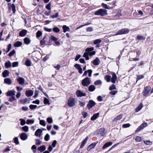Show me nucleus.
Segmentation results:
<instances>
[{"label":"nucleus","instance_id":"obj_34","mask_svg":"<svg viewBox=\"0 0 153 153\" xmlns=\"http://www.w3.org/2000/svg\"><path fill=\"white\" fill-rule=\"evenodd\" d=\"M111 76L110 75H105V78L106 81L108 82H110L111 81Z\"/></svg>","mask_w":153,"mask_h":153},{"label":"nucleus","instance_id":"obj_29","mask_svg":"<svg viewBox=\"0 0 153 153\" xmlns=\"http://www.w3.org/2000/svg\"><path fill=\"white\" fill-rule=\"evenodd\" d=\"M24 42L25 44L28 45L30 42V39L27 37H25L24 39Z\"/></svg>","mask_w":153,"mask_h":153},{"label":"nucleus","instance_id":"obj_37","mask_svg":"<svg viewBox=\"0 0 153 153\" xmlns=\"http://www.w3.org/2000/svg\"><path fill=\"white\" fill-rule=\"evenodd\" d=\"M102 41L100 39H98L94 41L93 43L94 45L99 44Z\"/></svg>","mask_w":153,"mask_h":153},{"label":"nucleus","instance_id":"obj_23","mask_svg":"<svg viewBox=\"0 0 153 153\" xmlns=\"http://www.w3.org/2000/svg\"><path fill=\"white\" fill-rule=\"evenodd\" d=\"M99 113H96L94 114L91 118V120H94L99 117Z\"/></svg>","mask_w":153,"mask_h":153},{"label":"nucleus","instance_id":"obj_3","mask_svg":"<svg viewBox=\"0 0 153 153\" xmlns=\"http://www.w3.org/2000/svg\"><path fill=\"white\" fill-rule=\"evenodd\" d=\"M68 105L70 107H73L75 105L76 102L75 99L73 97H71L68 99Z\"/></svg>","mask_w":153,"mask_h":153},{"label":"nucleus","instance_id":"obj_45","mask_svg":"<svg viewBox=\"0 0 153 153\" xmlns=\"http://www.w3.org/2000/svg\"><path fill=\"white\" fill-rule=\"evenodd\" d=\"M51 4L50 2L47 5L45 6V8L48 10H51Z\"/></svg>","mask_w":153,"mask_h":153},{"label":"nucleus","instance_id":"obj_21","mask_svg":"<svg viewBox=\"0 0 153 153\" xmlns=\"http://www.w3.org/2000/svg\"><path fill=\"white\" fill-rule=\"evenodd\" d=\"M15 95V91H9L7 93V95L8 96H14Z\"/></svg>","mask_w":153,"mask_h":153},{"label":"nucleus","instance_id":"obj_6","mask_svg":"<svg viewBox=\"0 0 153 153\" xmlns=\"http://www.w3.org/2000/svg\"><path fill=\"white\" fill-rule=\"evenodd\" d=\"M151 88L149 86L146 87L143 92V95L145 96H147L149 93Z\"/></svg>","mask_w":153,"mask_h":153},{"label":"nucleus","instance_id":"obj_36","mask_svg":"<svg viewBox=\"0 0 153 153\" xmlns=\"http://www.w3.org/2000/svg\"><path fill=\"white\" fill-rule=\"evenodd\" d=\"M34 122V121L33 120L27 119L26 120V123L27 124H32Z\"/></svg>","mask_w":153,"mask_h":153},{"label":"nucleus","instance_id":"obj_44","mask_svg":"<svg viewBox=\"0 0 153 153\" xmlns=\"http://www.w3.org/2000/svg\"><path fill=\"white\" fill-rule=\"evenodd\" d=\"M14 143L16 145L19 144V141L18 138L17 137H15L13 139Z\"/></svg>","mask_w":153,"mask_h":153},{"label":"nucleus","instance_id":"obj_50","mask_svg":"<svg viewBox=\"0 0 153 153\" xmlns=\"http://www.w3.org/2000/svg\"><path fill=\"white\" fill-rule=\"evenodd\" d=\"M47 121L49 123H51L53 122L52 119L51 117H48L47 119Z\"/></svg>","mask_w":153,"mask_h":153},{"label":"nucleus","instance_id":"obj_2","mask_svg":"<svg viewBox=\"0 0 153 153\" xmlns=\"http://www.w3.org/2000/svg\"><path fill=\"white\" fill-rule=\"evenodd\" d=\"M129 30L127 28H123L119 30L116 33L113 34L114 36L126 34L128 33Z\"/></svg>","mask_w":153,"mask_h":153},{"label":"nucleus","instance_id":"obj_55","mask_svg":"<svg viewBox=\"0 0 153 153\" xmlns=\"http://www.w3.org/2000/svg\"><path fill=\"white\" fill-rule=\"evenodd\" d=\"M40 124L43 126H45L46 125L45 121L43 120H41L39 121Z\"/></svg>","mask_w":153,"mask_h":153},{"label":"nucleus","instance_id":"obj_8","mask_svg":"<svg viewBox=\"0 0 153 153\" xmlns=\"http://www.w3.org/2000/svg\"><path fill=\"white\" fill-rule=\"evenodd\" d=\"M76 95L78 97H81L85 96L86 94L85 93L83 92L82 91L78 90L76 91Z\"/></svg>","mask_w":153,"mask_h":153},{"label":"nucleus","instance_id":"obj_59","mask_svg":"<svg viewBox=\"0 0 153 153\" xmlns=\"http://www.w3.org/2000/svg\"><path fill=\"white\" fill-rule=\"evenodd\" d=\"M137 142H140L141 141V139L140 137L139 136H137L135 139Z\"/></svg>","mask_w":153,"mask_h":153},{"label":"nucleus","instance_id":"obj_10","mask_svg":"<svg viewBox=\"0 0 153 153\" xmlns=\"http://www.w3.org/2000/svg\"><path fill=\"white\" fill-rule=\"evenodd\" d=\"M20 138L22 140H25L27 138V135L25 133H22L20 134Z\"/></svg>","mask_w":153,"mask_h":153},{"label":"nucleus","instance_id":"obj_57","mask_svg":"<svg viewBox=\"0 0 153 153\" xmlns=\"http://www.w3.org/2000/svg\"><path fill=\"white\" fill-rule=\"evenodd\" d=\"M130 125L129 123L124 124L122 126L124 128L129 127L130 126Z\"/></svg>","mask_w":153,"mask_h":153},{"label":"nucleus","instance_id":"obj_9","mask_svg":"<svg viewBox=\"0 0 153 153\" xmlns=\"http://www.w3.org/2000/svg\"><path fill=\"white\" fill-rule=\"evenodd\" d=\"M98 134L101 136H104L105 134V128H102L100 129L98 131Z\"/></svg>","mask_w":153,"mask_h":153},{"label":"nucleus","instance_id":"obj_7","mask_svg":"<svg viewBox=\"0 0 153 153\" xmlns=\"http://www.w3.org/2000/svg\"><path fill=\"white\" fill-rule=\"evenodd\" d=\"M96 105V103L92 100H90L87 106L88 109H90Z\"/></svg>","mask_w":153,"mask_h":153},{"label":"nucleus","instance_id":"obj_11","mask_svg":"<svg viewBox=\"0 0 153 153\" xmlns=\"http://www.w3.org/2000/svg\"><path fill=\"white\" fill-rule=\"evenodd\" d=\"M112 76L111 80V82L113 83L114 84L115 83L117 79V77L116 74L114 73L112 74Z\"/></svg>","mask_w":153,"mask_h":153},{"label":"nucleus","instance_id":"obj_14","mask_svg":"<svg viewBox=\"0 0 153 153\" xmlns=\"http://www.w3.org/2000/svg\"><path fill=\"white\" fill-rule=\"evenodd\" d=\"M100 62V60L99 58L97 57L93 61V64L95 65H98Z\"/></svg>","mask_w":153,"mask_h":153},{"label":"nucleus","instance_id":"obj_35","mask_svg":"<svg viewBox=\"0 0 153 153\" xmlns=\"http://www.w3.org/2000/svg\"><path fill=\"white\" fill-rule=\"evenodd\" d=\"M145 37L143 36L140 35H138L137 36V39L138 40H144L145 39Z\"/></svg>","mask_w":153,"mask_h":153},{"label":"nucleus","instance_id":"obj_42","mask_svg":"<svg viewBox=\"0 0 153 153\" xmlns=\"http://www.w3.org/2000/svg\"><path fill=\"white\" fill-rule=\"evenodd\" d=\"M50 135L48 134H46L44 137V140L46 141H48L50 139Z\"/></svg>","mask_w":153,"mask_h":153},{"label":"nucleus","instance_id":"obj_19","mask_svg":"<svg viewBox=\"0 0 153 153\" xmlns=\"http://www.w3.org/2000/svg\"><path fill=\"white\" fill-rule=\"evenodd\" d=\"M112 143L111 142H108L105 144L102 147L103 149H104L112 145Z\"/></svg>","mask_w":153,"mask_h":153},{"label":"nucleus","instance_id":"obj_17","mask_svg":"<svg viewBox=\"0 0 153 153\" xmlns=\"http://www.w3.org/2000/svg\"><path fill=\"white\" fill-rule=\"evenodd\" d=\"M46 149L45 146L43 145L38 147L37 148V150L40 152H42L44 151Z\"/></svg>","mask_w":153,"mask_h":153},{"label":"nucleus","instance_id":"obj_26","mask_svg":"<svg viewBox=\"0 0 153 153\" xmlns=\"http://www.w3.org/2000/svg\"><path fill=\"white\" fill-rule=\"evenodd\" d=\"M96 143H93L90 144L87 148L88 150H89L91 149L94 148L96 146Z\"/></svg>","mask_w":153,"mask_h":153},{"label":"nucleus","instance_id":"obj_49","mask_svg":"<svg viewBox=\"0 0 153 153\" xmlns=\"http://www.w3.org/2000/svg\"><path fill=\"white\" fill-rule=\"evenodd\" d=\"M44 103L45 104H48L49 105L50 103L49 102V101L48 99L45 98L44 100Z\"/></svg>","mask_w":153,"mask_h":153},{"label":"nucleus","instance_id":"obj_1","mask_svg":"<svg viewBox=\"0 0 153 153\" xmlns=\"http://www.w3.org/2000/svg\"><path fill=\"white\" fill-rule=\"evenodd\" d=\"M107 11L105 9H100L95 12L94 14L95 15L103 16L108 15Z\"/></svg>","mask_w":153,"mask_h":153},{"label":"nucleus","instance_id":"obj_64","mask_svg":"<svg viewBox=\"0 0 153 153\" xmlns=\"http://www.w3.org/2000/svg\"><path fill=\"white\" fill-rule=\"evenodd\" d=\"M57 143V141L56 140H54L52 144V146L53 147H55L56 146V145Z\"/></svg>","mask_w":153,"mask_h":153},{"label":"nucleus","instance_id":"obj_53","mask_svg":"<svg viewBox=\"0 0 153 153\" xmlns=\"http://www.w3.org/2000/svg\"><path fill=\"white\" fill-rule=\"evenodd\" d=\"M12 45L11 44H9L7 46V50L6 51V53L8 52L11 48Z\"/></svg>","mask_w":153,"mask_h":153},{"label":"nucleus","instance_id":"obj_18","mask_svg":"<svg viewBox=\"0 0 153 153\" xmlns=\"http://www.w3.org/2000/svg\"><path fill=\"white\" fill-rule=\"evenodd\" d=\"M4 82L5 84L10 85L12 83L11 80L9 78H7L4 79Z\"/></svg>","mask_w":153,"mask_h":153},{"label":"nucleus","instance_id":"obj_40","mask_svg":"<svg viewBox=\"0 0 153 153\" xmlns=\"http://www.w3.org/2000/svg\"><path fill=\"white\" fill-rule=\"evenodd\" d=\"M94 49V48L93 47L91 48H86L85 51L87 52H90L92 51Z\"/></svg>","mask_w":153,"mask_h":153},{"label":"nucleus","instance_id":"obj_27","mask_svg":"<svg viewBox=\"0 0 153 153\" xmlns=\"http://www.w3.org/2000/svg\"><path fill=\"white\" fill-rule=\"evenodd\" d=\"M96 88L94 85H90L88 88V90L90 92H92L95 90Z\"/></svg>","mask_w":153,"mask_h":153},{"label":"nucleus","instance_id":"obj_41","mask_svg":"<svg viewBox=\"0 0 153 153\" xmlns=\"http://www.w3.org/2000/svg\"><path fill=\"white\" fill-rule=\"evenodd\" d=\"M42 33L41 31L38 30L36 33V36L37 38H39L42 35Z\"/></svg>","mask_w":153,"mask_h":153},{"label":"nucleus","instance_id":"obj_20","mask_svg":"<svg viewBox=\"0 0 153 153\" xmlns=\"http://www.w3.org/2000/svg\"><path fill=\"white\" fill-rule=\"evenodd\" d=\"M9 72L7 70L4 71L2 73L3 76L4 77H6L9 75Z\"/></svg>","mask_w":153,"mask_h":153},{"label":"nucleus","instance_id":"obj_22","mask_svg":"<svg viewBox=\"0 0 153 153\" xmlns=\"http://www.w3.org/2000/svg\"><path fill=\"white\" fill-rule=\"evenodd\" d=\"M122 116H123L121 114H120V115L117 116L116 117L114 118L113 120V122H115L120 120L122 118Z\"/></svg>","mask_w":153,"mask_h":153},{"label":"nucleus","instance_id":"obj_15","mask_svg":"<svg viewBox=\"0 0 153 153\" xmlns=\"http://www.w3.org/2000/svg\"><path fill=\"white\" fill-rule=\"evenodd\" d=\"M27 32V31L26 30H22L20 32L19 36L21 37L24 36L26 34Z\"/></svg>","mask_w":153,"mask_h":153},{"label":"nucleus","instance_id":"obj_31","mask_svg":"<svg viewBox=\"0 0 153 153\" xmlns=\"http://www.w3.org/2000/svg\"><path fill=\"white\" fill-rule=\"evenodd\" d=\"M29 100L27 98H26L23 100H20V102L23 104H25L27 102L29 103Z\"/></svg>","mask_w":153,"mask_h":153},{"label":"nucleus","instance_id":"obj_38","mask_svg":"<svg viewBox=\"0 0 153 153\" xmlns=\"http://www.w3.org/2000/svg\"><path fill=\"white\" fill-rule=\"evenodd\" d=\"M22 128L25 132H27L28 131L29 128L27 126H25L22 127Z\"/></svg>","mask_w":153,"mask_h":153},{"label":"nucleus","instance_id":"obj_16","mask_svg":"<svg viewBox=\"0 0 153 153\" xmlns=\"http://www.w3.org/2000/svg\"><path fill=\"white\" fill-rule=\"evenodd\" d=\"M17 81L18 82L19 84L21 85H23L25 83L24 79L21 77H19L17 79Z\"/></svg>","mask_w":153,"mask_h":153},{"label":"nucleus","instance_id":"obj_54","mask_svg":"<svg viewBox=\"0 0 153 153\" xmlns=\"http://www.w3.org/2000/svg\"><path fill=\"white\" fill-rule=\"evenodd\" d=\"M11 8H12V11L13 13H14L16 11V7L13 4H12L11 5Z\"/></svg>","mask_w":153,"mask_h":153},{"label":"nucleus","instance_id":"obj_33","mask_svg":"<svg viewBox=\"0 0 153 153\" xmlns=\"http://www.w3.org/2000/svg\"><path fill=\"white\" fill-rule=\"evenodd\" d=\"M88 139V137H87L82 142V144L80 146V148H82L85 146Z\"/></svg>","mask_w":153,"mask_h":153},{"label":"nucleus","instance_id":"obj_56","mask_svg":"<svg viewBox=\"0 0 153 153\" xmlns=\"http://www.w3.org/2000/svg\"><path fill=\"white\" fill-rule=\"evenodd\" d=\"M20 120H21L20 124L22 126L24 125L25 124V120L22 119H20Z\"/></svg>","mask_w":153,"mask_h":153},{"label":"nucleus","instance_id":"obj_62","mask_svg":"<svg viewBox=\"0 0 153 153\" xmlns=\"http://www.w3.org/2000/svg\"><path fill=\"white\" fill-rule=\"evenodd\" d=\"M36 145H40L41 143V141H40L39 139H37L36 140Z\"/></svg>","mask_w":153,"mask_h":153},{"label":"nucleus","instance_id":"obj_48","mask_svg":"<svg viewBox=\"0 0 153 153\" xmlns=\"http://www.w3.org/2000/svg\"><path fill=\"white\" fill-rule=\"evenodd\" d=\"M101 6H102L103 8L105 9H109V7H108L107 4L102 3L101 4Z\"/></svg>","mask_w":153,"mask_h":153},{"label":"nucleus","instance_id":"obj_25","mask_svg":"<svg viewBox=\"0 0 153 153\" xmlns=\"http://www.w3.org/2000/svg\"><path fill=\"white\" fill-rule=\"evenodd\" d=\"M22 45V43L20 41H17L14 44V46L15 47H18L21 46Z\"/></svg>","mask_w":153,"mask_h":153},{"label":"nucleus","instance_id":"obj_32","mask_svg":"<svg viewBox=\"0 0 153 153\" xmlns=\"http://www.w3.org/2000/svg\"><path fill=\"white\" fill-rule=\"evenodd\" d=\"M5 67L8 68L10 67L11 66V63L10 61H8L7 62H6L5 63Z\"/></svg>","mask_w":153,"mask_h":153},{"label":"nucleus","instance_id":"obj_43","mask_svg":"<svg viewBox=\"0 0 153 153\" xmlns=\"http://www.w3.org/2000/svg\"><path fill=\"white\" fill-rule=\"evenodd\" d=\"M53 31L56 33H59L60 31L59 29L57 27H54L53 28Z\"/></svg>","mask_w":153,"mask_h":153},{"label":"nucleus","instance_id":"obj_39","mask_svg":"<svg viewBox=\"0 0 153 153\" xmlns=\"http://www.w3.org/2000/svg\"><path fill=\"white\" fill-rule=\"evenodd\" d=\"M102 83L101 81L100 80H98L95 81L94 84L95 85H100Z\"/></svg>","mask_w":153,"mask_h":153},{"label":"nucleus","instance_id":"obj_28","mask_svg":"<svg viewBox=\"0 0 153 153\" xmlns=\"http://www.w3.org/2000/svg\"><path fill=\"white\" fill-rule=\"evenodd\" d=\"M143 107L142 103H140L139 105L136 108L135 111L136 112H138L142 109Z\"/></svg>","mask_w":153,"mask_h":153},{"label":"nucleus","instance_id":"obj_60","mask_svg":"<svg viewBox=\"0 0 153 153\" xmlns=\"http://www.w3.org/2000/svg\"><path fill=\"white\" fill-rule=\"evenodd\" d=\"M18 62H16L13 63L12 66L13 67H15L17 66H18Z\"/></svg>","mask_w":153,"mask_h":153},{"label":"nucleus","instance_id":"obj_30","mask_svg":"<svg viewBox=\"0 0 153 153\" xmlns=\"http://www.w3.org/2000/svg\"><path fill=\"white\" fill-rule=\"evenodd\" d=\"M25 64L27 66H30L31 65V62L30 59L27 58L25 62Z\"/></svg>","mask_w":153,"mask_h":153},{"label":"nucleus","instance_id":"obj_5","mask_svg":"<svg viewBox=\"0 0 153 153\" xmlns=\"http://www.w3.org/2000/svg\"><path fill=\"white\" fill-rule=\"evenodd\" d=\"M147 124L146 123H145L141 124L139 126L137 129L135 130L136 132H139L140 130L143 129L147 126Z\"/></svg>","mask_w":153,"mask_h":153},{"label":"nucleus","instance_id":"obj_51","mask_svg":"<svg viewBox=\"0 0 153 153\" xmlns=\"http://www.w3.org/2000/svg\"><path fill=\"white\" fill-rule=\"evenodd\" d=\"M144 143L146 145H151L152 144V142L150 140H146L144 141Z\"/></svg>","mask_w":153,"mask_h":153},{"label":"nucleus","instance_id":"obj_52","mask_svg":"<svg viewBox=\"0 0 153 153\" xmlns=\"http://www.w3.org/2000/svg\"><path fill=\"white\" fill-rule=\"evenodd\" d=\"M114 89H116V88L115 85H114L113 84L110 87L109 90H110L111 91Z\"/></svg>","mask_w":153,"mask_h":153},{"label":"nucleus","instance_id":"obj_47","mask_svg":"<svg viewBox=\"0 0 153 153\" xmlns=\"http://www.w3.org/2000/svg\"><path fill=\"white\" fill-rule=\"evenodd\" d=\"M37 107L36 105H30L29 106L31 110H33L35 109Z\"/></svg>","mask_w":153,"mask_h":153},{"label":"nucleus","instance_id":"obj_24","mask_svg":"<svg viewBox=\"0 0 153 153\" xmlns=\"http://www.w3.org/2000/svg\"><path fill=\"white\" fill-rule=\"evenodd\" d=\"M62 29L64 33H65L67 31L69 32L70 31V29L69 27L66 26V25L63 26Z\"/></svg>","mask_w":153,"mask_h":153},{"label":"nucleus","instance_id":"obj_61","mask_svg":"<svg viewBox=\"0 0 153 153\" xmlns=\"http://www.w3.org/2000/svg\"><path fill=\"white\" fill-rule=\"evenodd\" d=\"M117 93V91H113L110 92V94L111 95H115Z\"/></svg>","mask_w":153,"mask_h":153},{"label":"nucleus","instance_id":"obj_12","mask_svg":"<svg viewBox=\"0 0 153 153\" xmlns=\"http://www.w3.org/2000/svg\"><path fill=\"white\" fill-rule=\"evenodd\" d=\"M42 131L40 129H37L35 133V135L36 136L40 137L41 134L42 133Z\"/></svg>","mask_w":153,"mask_h":153},{"label":"nucleus","instance_id":"obj_13","mask_svg":"<svg viewBox=\"0 0 153 153\" xmlns=\"http://www.w3.org/2000/svg\"><path fill=\"white\" fill-rule=\"evenodd\" d=\"M33 92L31 90H28L26 91L25 94L27 97L31 96L33 94Z\"/></svg>","mask_w":153,"mask_h":153},{"label":"nucleus","instance_id":"obj_63","mask_svg":"<svg viewBox=\"0 0 153 153\" xmlns=\"http://www.w3.org/2000/svg\"><path fill=\"white\" fill-rule=\"evenodd\" d=\"M74 67L78 70L81 68L80 65L77 64H76L74 65Z\"/></svg>","mask_w":153,"mask_h":153},{"label":"nucleus","instance_id":"obj_58","mask_svg":"<svg viewBox=\"0 0 153 153\" xmlns=\"http://www.w3.org/2000/svg\"><path fill=\"white\" fill-rule=\"evenodd\" d=\"M51 40L54 42H55L56 41H57L58 39L57 38L53 36H51Z\"/></svg>","mask_w":153,"mask_h":153},{"label":"nucleus","instance_id":"obj_4","mask_svg":"<svg viewBox=\"0 0 153 153\" xmlns=\"http://www.w3.org/2000/svg\"><path fill=\"white\" fill-rule=\"evenodd\" d=\"M90 83V79L88 77H86L83 79L82 82V85L84 86H88Z\"/></svg>","mask_w":153,"mask_h":153},{"label":"nucleus","instance_id":"obj_46","mask_svg":"<svg viewBox=\"0 0 153 153\" xmlns=\"http://www.w3.org/2000/svg\"><path fill=\"white\" fill-rule=\"evenodd\" d=\"M16 53L15 51L14 50H13L11 51L8 54V56L10 57H11L13 56Z\"/></svg>","mask_w":153,"mask_h":153}]
</instances>
